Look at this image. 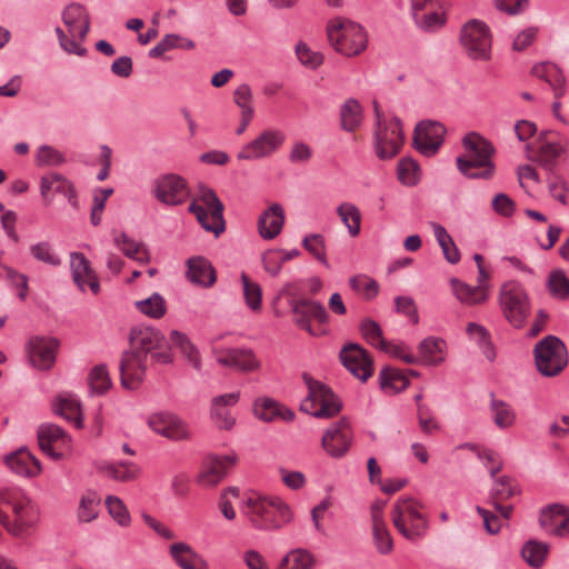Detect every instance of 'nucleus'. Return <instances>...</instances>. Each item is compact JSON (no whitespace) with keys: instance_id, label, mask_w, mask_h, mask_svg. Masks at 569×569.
<instances>
[{"instance_id":"obj_1","label":"nucleus","mask_w":569,"mask_h":569,"mask_svg":"<svg viewBox=\"0 0 569 569\" xmlns=\"http://www.w3.org/2000/svg\"><path fill=\"white\" fill-rule=\"evenodd\" d=\"M40 519L37 502L18 488L0 490V525L16 538L30 536Z\"/></svg>"},{"instance_id":"obj_2","label":"nucleus","mask_w":569,"mask_h":569,"mask_svg":"<svg viewBox=\"0 0 569 569\" xmlns=\"http://www.w3.org/2000/svg\"><path fill=\"white\" fill-rule=\"evenodd\" d=\"M240 511L251 527L263 531L279 530L292 520L290 507L277 496L251 492L246 496Z\"/></svg>"},{"instance_id":"obj_3","label":"nucleus","mask_w":569,"mask_h":569,"mask_svg":"<svg viewBox=\"0 0 569 569\" xmlns=\"http://www.w3.org/2000/svg\"><path fill=\"white\" fill-rule=\"evenodd\" d=\"M462 153L457 158L458 170L469 179H489L493 176V146L477 132L462 139Z\"/></svg>"},{"instance_id":"obj_4","label":"nucleus","mask_w":569,"mask_h":569,"mask_svg":"<svg viewBox=\"0 0 569 569\" xmlns=\"http://www.w3.org/2000/svg\"><path fill=\"white\" fill-rule=\"evenodd\" d=\"M401 120L396 116H386L375 102L373 149L380 160L395 158L405 144Z\"/></svg>"},{"instance_id":"obj_5","label":"nucleus","mask_w":569,"mask_h":569,"mask_svg":"<svg viewBox=\"0 0 569 569\" xmlns=\"http://www.w3.org/2000/svg\"><path fill=\"white\" fill-rule=\"evenodd\" d=\"M391 520L398 532L410 541L421 539L428 528L423 506L411 497H402L395 502Z\"/></svg>"},{"instance_id":"obj_6","label":"nucleus","mask_w":569,"mask_h":569,"mask_svg":"<svg viewBox=\"0 0 569 569\" xmlns=\"http://www.w3.org/2000/svg\"><path fill=\"white\" fill-rule=\"evenodd\" d=\"M62 19L68 34L61 28L56 29L60 47L68 53L83 57L87 50L81 46V41L86 39L90 29L87 9L81 4L72 3L64 9Z\"/></svg>"},{"instance_id":"obj_7","label":"nucleus","mask_w":569,"mask_h":569,"mask_svg":"<svg viewBox=\"0 0 569 569\" xmlns=\"http://www.w3.org/2000/svg\"><path fill=\"white\" fill-rule=\"evenodd\" d=\"M498 303L506 321L516 329L526 326L531 313V301L526 288L518 281L510 280L501 284Z\"/></svg>"},{"instance_id":"obj_8","label":"nucleus","mask_w":569,"mask_h":569,"mask_svg":"<svg viewBox=\"0 0 569 569\" xmlns=\"http://www.w3.org/2000/svg\"><path fill=\"white\" fill-rule=\"evenodd\" d=\"M223 204L216 192L200 187L192 198L189 211L196 216L201 227L217 237L224 231Z\"/></svg>"},{"instance_id":"obj_9","label":"nucleus","mask_w":569,"mask_h":569,"mask_svg":"<svg viewBox=\"0 0 569 569\" xmlns=\"http://www.w3.org/2000/svg\"><path fill=\"white\" fill-rule=\"evenodd\" d=\"M308 396L301 402V410L319 419H330L341 410V402L332 390L310 375H302Z\"/></svg>"},{"instance_id":"obj_10","label":"nucleus","mask_w":569,"mask_h":569,"mask_svg":"<svg viewBox=\"0 0 569 569\" xmlns=\"http://www.w3.org/2000/svg\"><path fill=\"white\" fill-rule=\"evenodd\" d=\"M130 349L138 352L157 363L167 365L172 361V353L166 337L152 327H136L132 328L129 336Z\"/></svg>"},{"instance_id":"obj_11","label":"nucleus","mask_w":569,"mask_h":569,"mask_svg":"<svg viewBox=\"0 0 569 569\" xmlns=\"http://www.w3.org/2000/svg\"><path fill=\"white\" fill-rule=\"evenodd\" d=\"M533 353L539 372L547 377L557 376L568 363L566 346L556 336H547L540 340Z\"/></svg>"},{"instance_id":"obj_12","label":"nucleus","mask_w":569,"mask_h":569,"mask_svg":"<svg viewBox=\"0 0 569 569\" xmlns=\"http://www.w3.org/2000/svg\"><path fill=\"white\" fill-rule=\"evenodd\" d=\"M293 321L301 329L315 337L328 333L327 322L329 316L325 307L309 299H297L291 302Z\"/></svg>"},{"instance_id":"obj_13","label":"nucleus","mask_w":569,"mask_h":569,"mask_svg":"<svg viewBox=\"0 0 569 569\" xmlns=\"http://www.w3.org/2000/svg\"><path fill=\"white\" fill-rule=\"evenodd\" d=\"M460 42L472 60L487 61L490 59L492 37L485 22L472 19L465 23L460 32Z\"/></svg>"},{"instance_id":"obj_14","label":"nucleus","mask_w":569,"mask_h":569,"mask_svg":"<svg viewBox=\"0 0 569 569\" xmlns=\"http://www.w3.org/2000/svg\"><path fill=\"white\" fill-rule=\"evenodd\" d=\"M286 142V133L276 128L259 132L254 139L241 147L237 152L240 161H258L277 153Z\"/></svg>"},{"instance_id":"obj_15","label":"nucleus","mask_w":569,"mask_h":569,"mask_svg":"<svg viewBox=\"0 0 569 569\" xmlns=\"http://www.w3.org/2000/svg\"><path fill=\"white\" fill-rule=\"evenodd\" d=\"M326 34L333 50L346 57L356 56V22L345 17H333L326 26Z\"/></svg>"},{"instance_id":"obj_16","label":"nucleus","mask_w":569,"mask_h":569,"mask_svg":"<svg viewBox=\"0 0 569 569\" xmlns=\"http://www.w3.org/2000/svg\"><path fill=\"white\" fill-rule=\"evenodd\" d=\"M148 427L171 441H187L191 438L189 425L170 411H158L148 416Z\"/></svg>"},{"instance_id":"obj_17","label":"nucleus","mask_w":569,"mask_h":569,"mask_svg":"<svg viewBox=\"0 0 569 569\" xmlns=\"http://www.w3.org/2000/svg\"><path fill=\"white\" fill-rule=\"evenodd\" d=\"M352 442V423L343 418L325 431L321 447L331 458L341 459L348 453Z\"/></svg>"},{"instance_id":"obj_18","label":"nucleus","mask_w":569,"mask_h":569,"mask_svg":"<svg viewBox=\"0 0 569 569\" xmlns=\"http://www.w3.org/2000/svg\"><path fill=\"white\" fill-rule=\"evenodd\" d=\"M59 341L52 337L33 336L26 345L30 365L38 370H49L56 362Z\"/></svg>"},{"instance_id":"obj_19","label":"nucleus","mask_w":569,"mask_h":569,"mask_svg":"<svg viewBox=\"0 0 569 569\" xmlns=\"http://www.w3.org/2000/svg\"><path fill=\"white\" fill-rule=\"evenodd\" d=\"M152 193L163 204L179 206L187 200L189 190L187 181L182 177L167 173L154 181Z\"/></svg>"},{"instance_id":"obj_20","label":"nucleus","mask_w":569,"mask_h":569,"mask_svg":"<svg viewBox=\"0 0 569 569\" xmlns=\"http://www.w3.org/2000/svg\"><path fill=\"white\" fill-rule=\"evenodd\" d=\"M70 272L77 288L84 292L89 289L93 295L100 292L99 278L91 262L81 252H71L69 256Z\"/></svg>"},{"instance_id":"obj_21","label":"nucleus","mask_w":569,"mask_h":569,"mask_svg":"<svg viewBox=\"0 0 569 569\" xmlns=\"http://www.w3.org/2000/svg\"><path fill=\"white\" fill-rule=\"evenodd\" d=\"M147 358L132 351H126L120 360L121 385L126 389H137L144 379L147 371Z\"/></svg>"},{"instance_id":"obj_22","label":"nucleus","mask_w":569,"mask_h":569,"mask_svg":"<svg viewBox=\"0 0 569 569\" xmlns=\"http://www.w3.org/2000/svg\"><path fill=\"white\" fill-rule=\"evenodd\" d=\"M445 132L446 129L440 122L422 121L415 130V146L422 154L432 156L441 146Z\"/></svg>"},{"instance_id":"obj_23","label":"nucleus","mask_w":569,"mask_h":569,"mask_svg":"<svg viewBox=\"0 0 569 569\" xmlns=\"http://www.w3.org/2000/svg\"><path fill=\"white\" fill-rule=\"evenodd\" d=\"M240 391L216 396L210 401V418L220 430H230L236 425L231 409L239 402Z\"/></svg>"},{"instance_id":"obj_24","label":"nucleus","mask_w":569,"mask_h":569,"mask_svg":"<svg viewBox=\"0 0 569 569\" xmlns=\"http://www.w3.org/2000/svg\"><path fill=\"white\" fill-rule=\"evenodd\" d=\"M212 353L217 362L223 367L234 368L243 372L257 371L260 368V361L249 349H220L212 348Z\"/></svg>"},{"instance_id":"obj_25","label":"nucleus","mask_w":569,"mask_h":569,"mask_svg":"<svg viewBox=\"0 0 569 569\" xmlns=\"http://www.w3.org/2000/svg\"><path fill=\"white\" fill-rule=\"evenodd\" d=\"M386 501L376 500L370 508L372 540L380 555H389L393 550V539L383 518Z\"/></svg>"},{"instance_id":"obj_26","label":"nucleus","mask_w":569,"mask_h":569,"mask_svg":"<svg viewBox=\"0 0 569 569\" xmlns=\"http://www.w3.org/2000/svg\"><path fill=\"white\" fill-rule=\"evenodd\" d=\"M237 462L238 456L234 452L210 457L198 477L199 483L204 487L217 486Z\"/></svg>"},{"instance_id":"obj_27","label":"nucleus","mask_w":569,"mask_h":569,"mask_svg":"<svg viewBox=\"0 0 569 569\" xmlns=\"http://www.w3.org/2000/svg\"><path fill=\"white\" fill-rule=\"evenodd\" d=\"M38 441L43 452L58 460L62 457L59 450L69 447V437L56 425H42L38 429Z\"/></svg>"},{"instance_id":"obj_28","label":"nucleus","mask_w":569,"mask_h":569,"mask_svg":"<svg viewBox=\"0 0 569 569\" xmlns=\"http://www.w3.org/2000/svg\"><path fill=\"white\" fill-rule=\"evenodd\" d=\"M541 528L557 537H569V509L562 505H551L540 513Z\"/></svg>"},{"instance_id":"obj_29","label":"nucleus","mask_w":569,"mask_h":569,"mask_svg":"<svg viewBox=\"0 0 569 569\" xmlns=\"http://www.w3.org/2000/svg\"><path fill=\"white\" fill-rule=\"evenodd\" d=\"M3 462L9 470L21 477L32 478L41 472L40 462L26 448L6 455Z\"/></svg>"},{"instance_id":"obj_30","label":"nucleus","mask_w":569,"mask_h":569,"mask_svg":"<svg viewBox=\"0 0 569 569\" xmlns=\"http://www.w3.org/2000/svg\"><path fill=\"white\" fill-rule=\"evenodd\" d=\"M98 471L111 480L124 483L137 481L142 475L138 463L122 460L100 462Z\"/></svg>"},{"instance_id":"obj_31","label":"nucleus","mask_w":569,"mask_h":569,"mask_svg":"<svg viewBox=\"0 0 569 569\" xmlns=\"http://www.w3.org/2000/svg\"><path fill=\"white\" fill-rule=\"evenodd\" d=\"M284 224V212L280 204L273 203L258 219V232L266 240L274 239Z\"/></svg>"},{"instance_id":"obj_32","label":"nucleus","mask_w":569,"mask_h":569,"mask_svg":"<svg viewBox=\"0 0 569 569\" xmlns=\"http://www.w3.org/2000/svg\"><path fill=\"white\" fill-rule=\"evenodd\" d=\"M169 553L180 569H209L203 557L186 542L172 543Z\"/></svg>"},{"instance_id":"obj_33","label":"nucleus","mask_w":569,"mask_h":569,"mask_svg":"<svg viewBox=\"0 0 569 569\" xmlns=\"http://www.w3.org/2000/svg\"><path fill=\"white\" fill-rule=\"evenodd\" d=\"M450 286L453 296L463 305L479 306L483 305L488 300V284L472 287L459 279L452 278L450 280Z\"/></svg>"},{"instance_id":"obj_34","label":"nucleus","mask_w":569,"mask_h":569,"mask_svg":"<svg viewBox=\"0 0 569 569\" xmlns=\"http://www.w3.org/2000/svg\"><path fill=\"white\" fill-rule=\"evenodd\" d=\"M419 363L427 366H439L446 360L447 342L437 337L423 339L419 346Z\"/></svg>"},{"instance_id":"obj_35","label":"nucleus","mask_w":569,"mask_h":569,"mask_svg":"<svg viewBox=\"0 0 569 569\" xmlns=\"http://www.w3.org/2000/svg\"><path fill=\"white\" fill-rule=\"evenodd\" d=\"M188 279L202 287H212L216 282V271L211 263L201 257H193L188 260Z\"/></svg>"},{"instance_id":"obj_36","label":"nucleus","mask_w":569,"mask_h":569,"mask_svg":"<svg viewBox=\"0 0 569 569\" xmlns=\"http://www.w3.org/2000/svg\"><path fill=\"white\" fill-rule=\"evenodd\" d=\"M40 191L47 197L50 191L64 194L72 206H77V193L71 182L62 174L52 172L41 178Z\"/></svg>"},{"instance_id":"obj_37","label":"nucleus","mask_w":569,"mask_h":569,"mask_svg":"<svg viewBox=\"0 0 569 569\" xmlns=\"http://www.w3.org/2000/svg\"><path fill=\"white\" fill-rule=\"evenodd\" d=\"M53 409L57 415L72 422L77 428H82L81 406L76 396L60 393L53 403Z\"/></svg>"},{"instance_id":"obj_38","label":"nucleus","mask_w":569,"mask_h":569,"mask_svg":"<svg viewBox=\"0 0 569 569\" xmlns=\"http://www.w3.org/2000/svg\"><path fill=\"white\" fill-rule=\"evenodd\" d=\"M466 333L469 340L478 345L489 361L495 360L496 351L491 341V335L486 327L477 322H468Z\"/></svg>"},{"instance_id":"obj_39","label":"nucleus","mask_w":569,"mask_h":569,"mask_svg":"<svg viewBox=\"0 0 569 569\" xmlns=\"http://www.w3.org/2000/svg\"><path fill=\"white\" fill-rule=\"evenodd\" d=\"M113 242L116 247L130 259L140 263H147L150 259V254L146 246L142 242L134 241L123 232L117 234Z\"/></svg>"},{"instance_id":"obj_40","label":"nucleus","mask_w":569,"mask_h":569,"mask_svg":"<svg viewBox=\"0 0 569 569\" xmlns=\"http://www.w3.org/2000/svg\"><path fill=\"white\" fill-rule=\"evenodd\" d=\"M317 558L305 548L289 551L280 561L278 569H315Z\"/></svg>"},{"instance_id":"obj_41","label":"nucleus","mask_w":569,"mask_h":569,"mask_svg":"<svg viewBox=\"0 0 569 569\" xmlns=\"http://www.w3.org/2000/svg\"><path fill=\"white\" fill-rule=\"evenodd\" d=\"M100 498L96 491L87 490L80 496L77 519L81 523L94 521L99 516Z\"/></svg>"},{"instance_id":"obj_42","label":"nucleus","mask_w":569,"mask_h":569,"mask_svg":"<svg viewBox=\"0 0 569 569\" xmlns=\"http://www.w3.org/2000/svg\"><path fill=\"white\" fill-rule=\"evenodd\" d=\"M379 381L381 389L392 395L405 390L410 383L409 379L401 370L392 367L382 369Z\"/></svg>"},{"instance_id":"obj_43","label":"nucleus","mask_w":569,"mask_h":569,"mask_svg":"<svg viewBox=\"0 0 569 569\" xmlns=\"http://www.w3.org/2000/svg\"><path fill=\"white\" fill-rule=\"evenodd\" d=\"M433 236L442 250L445 259L449 263H457L460 260V251L446 228L437 222L431 223Z\"/></svg>"},{"instance_id":"obj_44","label":"nucleus","mask_w":569,"mask_h":569,"mask_svg":"<svg viewBox=\"0 0 569 569\" xmlns=\"http://www.w3.org/2000/svg\"><path fill=\"white\" fill-rule=\"evenodd\" d=\"M490 411L495 425L500 429L511 428L517 419L513 408L499 399H492L490 403Z\"/></svg>"},{"instance_id":"obj_45","label":"nucleus","mask_w":569,"mask_h":569,"mask_svg":"<svg viewBox=\"0 0 569 569\" xmlns=\"http://www.w3.org/2000/svg\"><path fill=\"white\" fill-rule=\"evenodd\" d=\"M66 162V154L50 144H41L34 151V164L39 168L60 167Z\"/></svg>"},{"instance_id":"obj_46","label":"nucleus","mask_w":569,"mask_h":569,"mask_svg":"<svg viewBox=\"0 0 569 569\" xmlns=\"http://www.w3.org/2000/svg\"><path fill=\"white\" fill-rule=\"evenodd\" d=\"M398 180L407 187L418 184L421 178V170L416 160L410 157L402 158L397 167Z\"/></svg>"},{"instance_id":"obj_47","label":"nucleus","mask_w":569,"mask_h":569,"mask_svg":"<svg viewBox=\"0 0 569 569\" xmlns=\"http://www.w3.org/2000/svg\"><path fill=\"white\" fill-rule=\"evenodd\" d=\"M104 506L110 517L122 528H127L131 523L130 512L123 502L117 496L109 495L104 499Z\"/></svg>"},{"instance_id":"obj_48","label":"nucleus","mask_w":569,"mask_h":569,"mask_svg":"<svg viewBox=\"0 0 569 569\" xmlns=\"http://www.w3.org/2000/svg\"><path fill=\"white\" fill-rule=\"evenodd\" d=\"M297 60L310 70H317L322 66L325 57L321 52L315 51L305 41L299 40L295 46Z\"/></svg>"},{"instance_id":"obj_49","label":"nucleus","mask_w":569,"mask_h":569,"mask_svg":"<svg viewBox=\"0 0 569 569\" xmlns=\"http://www.w3.org/2000/svg\"><path fill=\"white\" fill-rule=\"evenodd\" d=\"M29 252L33 259L50 267H59L61 264V258L49 241L32 243Z\"/></svg>"},{"instance_id":"obj_50","label":"nucleus","mask_w":569,"mask_h":569,"mask_svg":"<svg viewBox=\"0 0 569 569\" xmlns=\"http://www.w3.org/2000/svg\"><path fill=\"white\" fill-rule=\"evenodd\" d=\"M547 289L558 300L569 299V279L561 270H553L547 279Z\"/></svg>"},{"instance_id":"obj_51","label":"nucleus","mask_w":569,"mask_h":569,"mask_svg":"<svg viewBox=\"0 0 569 569\" xmlns=\"http://www.w3.org/2000/svg\"><path fill=\"white\" fill-rule=\"evenodd\" d=\"M170 338L172 343L180 349L189 363L194 369L199 370L201 368V357L198 349L190 342V340L183 333L178 331H172Z\"/></svg>"},{"instance_id":"obj_52","label":"nucleus","mask_w":569,"mask_h":569,"mask_svg":"<svg viewBox=\"0 0 569 569\" xmlns=\"http://www.w3.org/2000/svg\"><path fill=\"white\" fill-rule=\"evenodd\" d=\"M136 308L147 317L159 319L164 316L167 306L159 293H153L147 299L136 301Z\"/></svg>"},{"instance_id":"obj_53","label":"nucleus","mask_w":569,"mask_h":569,"mask_svg":"<svg viewBox=\"0 0 569 569\" xmlns=\"http://www.w3.org/2000/svg\"><path fill=\"white\" fill-rule=\"evenodd\" d=\"M549 551L548 543L537 540L528 541L522 548V557L531 567H540Z\"/></svg>"},{"instance_id":"obj_54","label":"nucleus","mask_w":569,"mask_h":569,"mask_svg":"<svg viewBox=\"0 0 569 569\" xmlns=\"http://www.w3.org/2000/svg\"><path fill=\"white\" fill-rule=\"evenodd\" d=\"M91 392L101 395L108 391L112 385L107 367L98 365L93 367L88 377Z\"/></svg>"},{"instance_id":"obj_55","label":"nucleus","mask_w":569,"mask_h":569,"mask_svg":"<svg viewBox=\"0 0 569 569\" xmlns=\"http://www.w3.org/2000/svg\"><path fill=\"white\" fill-rule=\"evenodd\" d=\"M412 18L417 27L426 32H435L446 23L443 10L429 13L418 12Z\"/></svg>"},{"instance_id":"obj_56","label":"nucleus","mask_w":569,"mask_h":569,"mask_svg":"<svg viewBox=\"0 0 569 569\" xmlns=\"http://www.w3.org/2000/svg\"><path fill=\"white\" fill-rule=\"evenodd\" d=\"M243 298L246 305L252 311H259L261 309L262 291L257 282H253L246 273L241 274Z\"/></svg>"},{"instance_id":"obj_57","label":"nucleus","mask_w":569,"mask_h":569,"mask_svg":"<svg viewBox=\"0 0 569 569\" xmlns=\"http://www.w3.org/2000/svg\"><path fill=\"white\" fill-rule=\"evenodd\" d=\"M254 416L266 422L272 421L276 417L281 415L279 405L276 400L262 397L256 399L253 403Z\"/></svg>"},{"instance_id":"obj_58","label":"nucleus","mask_w":569,"mask_h":569,"mask_svg":"<svg viewBox=\"0 0 569 569\" xmlns=\"http://www.w3.org/2000/svg\"><path fill=\"white\" fill-rule=\"evenodd\" d=\"M112 193V188H99L93 191L92 208L90 214V221L93 226L100 224L102 213L106 208V202Z\"/></svg>"},{"instance_id":"obj_59","label":"nucleus","mask_w":569,"mask_h":569,"mask_svg":"<svg viewBox=\"0 0 569 569\" xmlns=\"http://www.w3.org/2000/svg\"><path fill=\"white\" fill-rule=\"evenodd\" d=\"M517 486L508 477H500L495 480L491 489V501H502L517 493Z\"/></svg>"},{"instance_id":"obj_60","label":"nucleus","mask_w":569,"mask_h":569,"mask_svg":"<svg viewBox=\"0 0 569 569\" xmlns=\"http://www.w3.org/2000/svg\"><path fill=\"white\" fill-rule=\"evenodd\" d=\"M381 350L386 353L390 355L391 357H395L397 359L402 360L405 363L408 365H416L419 363V358L416 357L409 349V347L402 342H388L386 341Z\"/></svg>"},{"instance_id":"obj_61","label":"nucleus","mask_w":569,"mask_h":569,"mask_svg":"<svg viewBox=\"0 0 569 569\" xmlns=\"http://www.w3.org/2000/svg\"><path fill=\"white\" fill-rule=\"evenodd\" d=\"M567 142H546L540 147L539 160L545 167L551 166L567 148Z\"/></svg>"},{"instance_id":"obj_62","label":"nucleus","mask_w":569,"mask_h":569,"mask_svg":"<svg viewBox=\"0 0 569 569\" xmlns=\"http://www.w3.org/2000/svg\"><path fill=\"white\" fill-rule=\"evenodd\" d=\"M302 246L317 260L327 264L325 238L321 234L313 233L307 236L302 241Z\"/></svg>"},{"instance_id":"obj_63","label":"nucleus","mask_w":569,"mask_h":569,"mask_svg":"<svg viewBox=\"0 0 569 569\" xmlns=\"http://www.w3.org/2000/svg\"><path fill=\"white\" fill-rule=\"evenodd\" d=\"M313 157L312 148L305 141H295L289 150L288 159L293 164H307Z\"/></svg>"},{"instance_id":"obj_64","label":"nucleus","mask_w":569,"mask_h":569,"mask_svg":"<svg viewBox=\"0 0 569 569\" xmlns=\"http://www.w3.org/2000/svg\"><path fill=\"white\" fill-rule=\"evenodd\" d=\"M548 190L555 200L567 204L569 183L563 177L557 174L551 176L548 180Z\"/></svg>"}]
</instances>
